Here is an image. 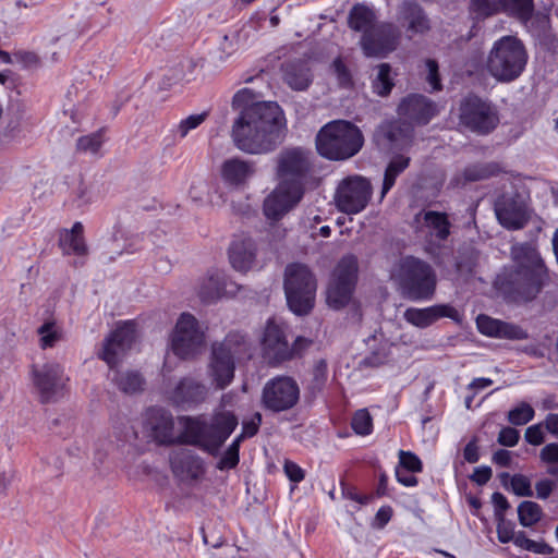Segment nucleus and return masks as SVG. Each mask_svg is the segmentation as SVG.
Segmentation results:
<instances>
[{"mask_svg":"<svg viewBox=\"0 0 558 558\" xmlns=\"http://www.w3.org/2000/svg\"><path fill=\"white\" fill-rule=\"evenodd\" d=\"M236 425V417L227 412L215 414L209 422L199 417H185L183 432L175 437L174 418L160 407L148 409L145 423L149 436L158 445H192L213 456L218 453Z\"/></svg>","mask_w":558,"mask_h":558,"instance_id":"f257e3e1","label":"nucleus"},{"mask_svg":"<svg viewBox=\"0 0 558 558\" xmlns=\"http://www.w3.org/2000/svg\"><path fill=\"white\" fill-rule=\"evenodd\" d=\"M511 265L505 267L496 286L513 302L534 300L548 283L547 267L534 241L517 242L510 247Z\"/></svg>","mask_w":558,"mask_h":558,"instance_id":"f03ea898","label":"nucleus"},{"mask_svg":"<svg viewBox=\"0 0 558 558\" xmlns=\"http://www.w3.org/2000/svg\"><path fill=\"white\" fill-rule=\"evenodd\" d=\"M286 118L275 101L248 104L246 89V153L266 154L283 138Z\"/></svg>","mask_w":558,"mask_h":558,"instance_id":"7ed1b4c3","label":"nucleus"},{"mask_svg":"<svg viewBox=\"0 0 558 558\" xmlns=\"http://www.w3.org/2000/svg\"><path fill=\"white\" fill-rule=\"evenodd\" d=\"M135 320H123L105 338L102 349L98 357L106 362L112 372L111 380L117 388L126 395L137 393L143 390L145 379L137 371L120 372L117 369L122 357L131 350L136 340Z\"/></svg>","mask_w":558,"mask_h":558,"instance_id":"20e7f679","label":"nucleus"},{"mask_svg":"<svg viewBox=\"0 0 558 558\" xmlns=\"http://www.w3.org/2000/svg\"><path fill=\"white\" fill-rule=\"evenodd\" d=\"M315 144L322 157L329 160H345L361 150L364 137L352 122L333 120L320 128Z\"/></svg>","mask_w":558,"mask_h":558,"instance_id":"39448f33","label":"nucleus"},{"mask_svg":"<svg viewBox=\"0 0 558 558\" xmlns=\"http://www.w3.org/2000/svg\"><path fill=\"white\" fill-rule=\"evenodd\" d=\"M392 276L412 301L430 300L435 293L436 272L428 263L417 257L409 255L400 258Z\"/></svg>","mask_w":558,"mask_h":558,"instance_id":"423d86ee","label":"nucleus"},{"mask_svg":"<svg viewBox=\"0 0 558 558\" xmlns=\"http://www.w3.org/2000/svg\"><path fill=\"white\" fill-rule=\"evenodd\" d=\"M527 52L523 43L514 36H504L496 40L487 58V70L500 82H511L523 72Z\"/></svg>","mask_w":558,"mask_h":558,"instance_id":"0eeeda50","label":"nucleus"},{"mask_svg":"<svg viewBox=\"0 0 558 558\" xmlns=\"http://www.w3.org/2000/svg\"><path fill=\"white\" fill-rule=\"evenodd\" d=\"M284 292L289 308L302 316L314 306L316 280L307 266L303 264L288 265L284 271Z\"/></svg>","mask_w":558,"mask_h":558,"instance_id":"6e6552de","label":"nucleus"},{"mask_svg":"<svg viewBox=\"0 0 558 558\" xmlns=\"http://www.w3.org/2000/svg\"><path fill=\"white\" fill-rule=\"evenodd\" d=\"M172 352L182 360L197 355L205 345V333L201 330L198 320L190 313H182L171 333Z\"/></svg>","mask_w":558,"mask_h":558,"instance_id":"1a4fd4ad","label":"nucleus"},{"mask_svg":"<svg viewBox=\"0 0 558 558\" xmlns=\"http://www.w3.org/2000/svg\"><path fill=\"white\" fill-rule=\"evenodd\" d=\"M357 279V258L354 255L343 256L337 264L327 288V303L339 310L351 300Z\"/></svg>","mask_w":558,"mask_h":558,"instance_id":"9d476101","label":"nucleus"},{"mask_svg":"<svg viewBox=\"0 0 558 558\" xmlns=\"http://www.w3.org/2000/svg\"><path fill=\"white\" fill-rule=\"evenodd\" d=\"M460 121L470 131L486 135L497 128L499 116L489 101L469 95L461 101Z\"/></svg>","mask_w":558,"mask_h":558,"instance_id":"9b49d317","label":"nucleus"},{"mask_svg":"<svg viewBox=\"0 0 558 558\" xmlns=\"http://www.w3.org/2000/svg\"><path fill=\"white\" fill-rule=\"evenodd\" d=\"M32 381L41 403H50L63 397L70 380L64 368L57 362H47L40 366L32 365Z\"/></svg>","mask_w":558,"mask_h":558,"instance_id":"f8f14e48","label":"nucleus"},{"mask_svg":"<svg viewBox=\"0 0 558 558\" xmlns=\"http://www.w3.org/2000/svg\"><path fill=\"white\" fill-rule=\"evenodd\" d=\"M416 232L425 239V251L435 254L451 233V222L446 213L421 210L414 216Z\"/></svg>","mask_w":558,"mask_h":558,"instance_id":"ddd939ff","label":"nucleus"},{"mask_svg":"<svg viewBox=\"0 0 558 558\" xmlns=\"http://www.w3.org/2000/svg\"><path fill=\"white\" fill-rule=\"evenodd\" d=\"M300 399V387L294 378L279 375L269 379L262 393L266 409L282 412L292 409Z\"/></svg>","mask_w":558,"mask_h":558,"instance_id":"4468645a","label":"nucleus"},{"mask_svg":"<svg viewBox=\"0 0 558 558\" xmlns=\"http://www.w3.org/2000/svg\"><path fill=\"white\" fill-rule=\"evenodd\" d=\"M310 171V156L303 148H286L281 150L277 157V175L279 182L304 190Z\"/></svg>","mask_w":558,"mask_h":558,"instance_id":"2eb2a0df","label":"nucleus"},{"mask_svg":"<svg viewBox=\"0 0 558 558\" xmlns=\"http://www.w3.org/2000/svg\"><path fill=\"white\" fill-rule=\"evenodd\" d=\"M372 195V185L362 177H351L343 180L335 196L338 209L345 214H357L368 204Z\"/></svg>","mask_w":558,"mask_h":558,"instance_id":"dca6fc26","label":"nucleus"},{"mask_svg":"<svg viewBox=\"0 0 558 558\" xmlns=\"http://www.w3.org/2000/svg\"><path fill=\"white\" fill-rule=\"evenodd\" d=\"M399 38L398 27L392 23L383 22L362 35L361 46L367 57H384L397 48Z\"/></svg>","mask_w":558,"mask_h":558,"instance_id":"f3484780","label":"nucleus"},{"mask_svg":"<svg viewBox=\"0 0 558 558\" xmlns=\"http://www.w3.org/2000/svg\"><path fill=\"white\" fill-rule=\"evenodd\" d=\"M263 357L270 366L291 361V351L283 328L275 319H268L262 339Z\"/></svg>","mask_w":558,"mask_h":558,"instance_id":"a211bd4d","label":"nucleus"},{"mask_svg":"<svg viewBox=\"0 0 558 558\" xmlns=\"http://www.w3.org/2000/svg\"><path fill=\"white\" fill-rule=\"evenodd\" d=\"M304 195V190L279 182L278 186L264 202V213L267 218L278 220L296 204Z\"/></svg>","mask_w":558,"mask_h":558,"instance_id":"6ab92c4d","label":"nucleus"},{"mask_svg":"<svg viewBox=\"0 0 558 558\" xmlns=\"http://www.w3.org/2000/svg\"><path fill=\"white\" fill-rule=\"evenodd\" d=\"M494 209L498 221L507 229H521L527 221L526 204L519 194L500 195Z\"/></svg>","mask_w":558,"mask_h":558,"instance_id":"aec40b11","label":"nucleus"},{"mask_svg":"<svg viewBox=\"0 0 558 558\" xmlns=\"http://www.w3.org/2000/svg\"><path fill=\"white\" fill-rule=\"evenodd\" d=\"M436 104L423 95H409L398 107L399 116L410 124H427L437 113Z\"/></svg>","mask_w":558,"mask_h":558,"instance_id":"412c9836","label":"nucleus"},{"mask_svg":"<svg viewBox=\"0 0 558 558\" xmlns=\"http://www.w3.org/2000/svg\"><path fill=\"white\" fill-rule=\"evenodd\" d=\"M169 462L173 475L181 481H197L205 473L203 460L189 449L172 451Z\"/></svg>","mask_w":558,"mask_h":558,"instance_id":"4be33fe9","label":"nucleus"},{"mask_svg":"<svg viewBox=\"0 0 558 558\" xmlns=\"http://www.w3.org/2000/svg\"><path fill=\"white\" fill-rule=\"evenodd\" d=\"M210 375L219 389L226 388L233 379V355L226 343L213 344Z\"/></svg>","mask_w":558,"mask_h":558,"instance_id":"5701e85b","label":"nucleus"},{"mask_svg":"<svg viewBox=\"0 0 558 558\" xmlns=\"http://www.w3.org/2000/svg\"><path fill=\"white\" fill-rule=\"evenodd\" d=\"M441 317L460 322L461 315L457 308L448 304H437L425 308L410 307L404 312V319L418 328H426Z\"/></svg>","mask_w":558,"mask_h":558,"instance_id":"b1692460","label":"nucleus"},{"mask_svg":"<svg viewBox=\"0 0 558 558\" xmlns=\"http://www.w3.org/2000/svg\"><path fill=\"white\" fill-rule=\"evenodd\" d=\"M477 329L482 335L507 340H525L527 332L519 325L492 318L487 315H478Z\"/></svg>","mask_w":558,"mask_h":558,"instance_id":"393cba45","label":"nucleus"},{"mask_svg":"<svg viewBox=\"0 0 558 558\" xmlns=\"http://www.w3.org/2000/svg\"><path fill=\"white\" fill-rule=\"evenodd\" d=\"M207 388L202 383L190 378H182L171 393V401L182 409L192 408L205 401Z\"/></svg>","mask_w":558,"mask_h":558,"instance_id":"a878e982","label":"nucleus"},{"mask_svg":"<svg viewBox=\"0 0 558 558\" xmlns=\"http://www.w3.org/2000/svg\"><path fill=\"white\" fill-rule=\"evenodd\" d=\"M400 21L411 35H423L430 29L429 19L423 8L413 1L402 3Z\"/></svg>","mask_w":558,"mask_h":558,"instance_id":"bb28decb","label":"nucleus"},{"mask_svg":"<svg viewBox=\"0 0 558 558\" xmlns=\"http://www.w3.org/2000/svg\"><path fill=\"white\" fill-rule=\"evenodd\" d=\"M59 246L64 255L74 254L76 256H85L88 247L84 239V226L76 221L70 230L64 229L59 236Z\"/></svg>","mask_w":558,"mask_h":558,"instance_id":"cd10ccee","label":"nucleus"},{"mask_svg":"<svg viewBox=\"0 0 558 558\" xmlns=\"http://www.w3.org/2000/svg\"><path fill=\"white\" fill-rule=\"evenodd\" d=\"M223 186L230 191H239L244 186V160L233 157L226 159L220 167Z\"/></svg>","mask_w":558,"mask_h":558,"instance_id":"c85d7f7f","label":"nucleus"},{"mask_svg":"<svg viewBox=\"0 0 558 558\" xmlns=\"http://www.w3.org/2000/svg\"><path fill=\"white\" fill-rule=\"evenodd\" d=\"M283 81L294 90H305L312 83V73L305 62H289L283 66Z\"/></svg>","mask_w":558,"mask_h":558,"instance_id":"c756f323","label":"nucleus"},{"mask_svg":"<svg viewBox=\"0 0 558 558\" xmlns=\"http://www.w3.org/2000/svg\"><path fill=\"white\" fill-rule=\"evenodd\" d=\"M375 12L363 3H356L349 12L348 23L350 28L362 32L363 35L371 32L376 25Z\"/></svg>","mask_w":558,"mask_h":558,"instance_id":"7c9ffc66","label":"nucleus"},{"mask_svg":"<svg viewBox=\"0 0 558 558\" xmlns=\"http://www.w3.org/2000/svg\"><path fill=\"white\" fill-rule=\"evenodd\" d=\"M231 108L238 112V117L232 125L231 137L234 145L244 150V88H240L232 97Z\"/></svg>","mask_w":558,"mask_h":558,"instance_id":"2f4dec72","label":"nucleus"},{"mask_svg":"<svg viewBox=\"0 0 558 558\" xmlns=\"http://www.w3.org/2000/svg\"><path fill=\"white\" fill-rule=\"evenodd\" d=\"M409 165L410 158L403 155H397L390 160L384 175L381 198H384L385 195L391 190L398 175L401 174L409 167Z\"/></svg>","mask_w":558,"mask_h":558,"instance_id":"473e14b6","label":"nucleus"},{"mask_svg":"<svg viewBox=\"0 0 558 558\" xmlns=\"http://www.w3.org/2000/svg\"><path fill=\"white\" fill-rule=\"evenodd\" d=\"M226 292V287L220 280L219 274L210 275L204 280L198 290V296L204 303H213Z\"/></svg>","mask_w":558,"mask_h":558,"instance_id":"72a5a7b5","label":"nucleus"},{"mask_svg":"<svg viewBox=\"0 0 558 558\" xmlns=\"http://www.w3.org/2000/svg\"><path fill=\"white\" fill-rule=\"evenodd\" d=\"M500 171L501 169L496 162L475 163L466 167L462 175L464 182H476L495 177L499 174Z\"/></svg>","mask_w":558,"mask_h":558,"instance_id":"f704fd0d","label":"nucleus"},{"mask_svg":"<svg viewBox=\"0 0 558 558\" xmlns=\"http://www.w3.org/2000/svg\"><path fill=\"white\" fill-rule=\"evenodd\" d=\"M542 515L541 506L534 501L524 500L518 506V518L522 526L530 527L536 524Z\"/></svg>","mask_w":558,"mask_h":558,"instance_id":"c9c22d12","label":"nucleus"},{"mask_svg":"<svg viewBox=\"0 0 558 558\" xmlns=\"http://www.w3.org/2000/svg\"><path fill=\"white\" fill-rule=\"evenodd\" d=\"M106 128L77 138L76 149L82 153L97 154L105 143Z\"/></svg>","mask_w":558,"mask_h":558,"instance_id":"e433bc0d","label":"nucleus"},{"mask_svg":"<svg viewBox=\"0 0 558 558\" xmlns=\"http://www.w3.org/2000/svg\"><path fill=\"white\" fill-rule=\"evenodd\" d=\"M39 347L43 350L53 348L61 339L62 331L54 322H45L38 329Z\"/></svg>","mask_w":558,"mask_h":558,"instance_id":"4c0bfd02","label":"nucleus"},{"mask_svg":"<svg viewBox=\"0 0 558 558\" xmlns=\"http://www.w3.org/2000/svg\"><path fill=\"white\" fill-rule=\"evenodd\" d=\"M501 8L522 21L531 19L534 4L533 0H499Z\"/></svg>","mask_w":558,"mask_h":558,"instance_id":"58836bf2","label":"nucleus"},{"mask_svg":"<svg viewBox=\"0 0 558 558\" xmlns=\"http://www.w3.org/2000/svg\"><path fill=\"white\" fill-rule=\"evenodd\" d=\"M228 258L232 268L236 271H244V235L236 234L228 248Z\"/></svg>","mask_w":558,"mask_h":558,"instance_id":"ea45409f","label":"nucleus"},{"mask_svg":"<svg viewBox=\"0 0 558 558\" xmlns=\"http://www.w3.org/2000/svg\"><path fill=\"white\" fill-rule=\"evenodd\" d=\"M244 439V422L242 423V430L222 454L217 463V468L221 471L233 469L239 463V444Z\"/></svg>","mask_w":558,"mask_h":558,"instance_id":"a19ab883","label":"nucleus"},{"mask_svg":"<svg viewBox=\"0 0 558 558\" xmlns=\"http://www.w3.org/2000/svg\"><path fill=\"white\" fill-rule=\"evenodd\" d=\"M390 71L391 68L388 63H381L378 65L377 75L373 81V90L379 96H387L393 87Z\"/></svg>","mask_w":558,"mask_h":558,"instance_id":"79ce46f5","label":"nucleus"},{"mask_svg":"<svg viewBox=\"0 0 558 558\" xmlns=\"http://www.w3.org/2000/svg\"><path fill=\"white\" fill-rule=\"evenodd\" d=\"M515 546L538 555H550L554 549L545 542H537L526 537L525 533L518 532V538L515 539Z\"/></svg>","mask_w":558,"mask_h":558,"instance_id":"37998d69","label":"nucleus"},{"mask_svg":"<svg viewBox=\"0 0 558 558\" xmlns=\"http://www.w3.org/2000/svg\"><path fill=\"white\" fill-rule=\"evenodd\" d=\"M499 0H471L470 10L477 17H488L500 11Z\"/></svg>","mask_w":558,"mask_h":558,"instance_id":"c03bdc74","label":"nucleus"},{"mask_svg":"<svg viewBox=\"0 0 558 558\" xmlns=\"http://www.w3.org/2000/svg\"><path fill=\"white\" fill-rule=\"evenodd\" d=\"M351 427L357 435L366 436L372 433L373 420L366 409L357 410L351 421Z\"/></svg>","mask_w":558,"mask_h":558,"instance_id":"a18cd8bd","label":"nucleus"},{"mask_svg":"<svg viewBox=\"0 0 558 558\" xmlns=\"http://www.w3.org/2000/svg\"><path fill=\"white\" fill-rule=\"evenodd\" d=\"M534 414V409L529 403L521 402L508 412V421L512 425H525L533 420Z\"/></svg>","mask_w":558,"mask_h":558,"instance_id":"49530a36","label":"nucleus"},{"mask_svg":"<svg viewBox=\"0 0 558 558\" xmlns=\"http://www.w3.org/2000/svg\"><path fill=\"white\" fill-rule=\"evenodd\" d=\"M328 377V366L325 360H318L312 371V380L310 389L312 392H320L326 385Z\"/></svg>","mask_w":558,"mask_h":558,"instance_id":"de8ad7c7","label":"nucleus"},{"mask_svg":"<svg viewBox=\"0 0 558 558\" xmlns=\"http://www.w3.org/2000/svg\"><path fill=\"white\" fill-rule=\"evenodd\" d=\"M209 112L203 111L202 113L191 114L182 119L177 126V131L181 138H184L192 130L197 129L208 118Z\"/></svg>","mask_w":558,"mask_h":558,"instance_id":"09e8293b","label":"nucleus"},{"mask_svg":"<svg viewBox=\"0 0 558 558\" xmlns=\"http://www.w3.org/2000/svg\"><path fill=\"white\" fill-rule=\"evenodd\" d=\"M497 521V537L502 544L513 542L518 538V532L514 531V523L506 519V517L496 519Z\"/></svg>","mask_w":558,"mask_h":558,"instance_id":"8fccbe9b","label":"nucleus"},{"mask_svg":"<svg viewBox=\"0 0 558 558\" xmlns=\"http://www.w3.org/2000/svg\"><path fill=\"white\" fill-rule=\"evenodd\" d=\"M510 486H511L513 494L517 496H520V497H532L533 496L531 481L526 475H523V474L512 475Z\"/></svg>","mask_w":558,"mask_h":558,"instance_id":"3c124183","label":"nucleus"},{"mask_svg":"<svg viewBox=\"0 0 558 558\" xmlns=\"http://www.w3.org/2000/svg\"><path fill=\"white\" fill-rule=\"evenodd\" d=\"M425 65L427 69L426 81L430 85L432 90H440L442 88V85L439 76V66L437 61L434 59H427L425 61Z\"/></svg>","mask_w":558,"mask_h":558,"instance_id":"603ef678","label":"nucleus"},{"mask_svg":"<svg viewBox=\"0 0 558 558\" xmlns=\"http://www.w3.org/2000/svg\"><path fill=\"white\" fill-rule=\"evenodd\" d=\"M400 465L408 472H421L422 461L420 458L410 451H400Z\"/></svg>","mask_w":558,"mask_h":558,"instance_id":"864d4df0","label":"nucleus"},{"mask_svg":"<svg viewBox=\"0 0 558 558\" xmlns=\"http://www.w3.org/2000/svg\"><path fill=\"white\" fill-rule=\"evenodd\" d=\"M558 487L557 480L553 478H543L536 482L535 484V490H536V497L538 499H547L550 494L556 490Z\"/></svg>","mask_w":558,"mask_h":558,"instance_id":"5fc2aeb1","label":"nucleus"},{"mask_svg":"<svg viewBox=\"0 0 558 558\" xmlns=\"http://www.w3.org/2000/svg\"><path fill=\"white\" fill-rule=\"evenodd\" d=\"M520 439L519 432L513 427H502L498 434V442L505 447H513Z\"/></svg>","mask_w":558,"mask_h":558,"instance_id":"6e6d98bb","label":"nucleus"},{"mask_svg":"<svg viewBox=\"0 0 558 558\" xmlns=\"http://www.w3.org/2000/svg\"><path fill=\"white\" fill-rule=\"evenodd\" d=\"M474 267L475 262L473 260L472 257H460L456 264L457 272L464 280H468L470 277L473 276Z\"/></svg>","mask_w":558,"mask_h":558,"instance_id":"4d7b16f0","label":"nucleus"},{"mask_svg":"<svg viewBox=\"0 0 558 558\" xmlns=\"http://www.w3.org/2000/svg\"><path fill=\"white\" fill-rule=\"evenodd\" d=\"M331 68L341 85L347 86L351 83L350 72L340 58L332 62Z\"/></svg>","mask_w":558,"mask_h":558,"instance_id":"13d9d810","label":"nucleus"},{"mask_svg":"<svg viewBox=\"0 0 558 558\" xmlns=\"http://www.w3.org/2000/svg\"><path fill=\"white\" fill-rule=\"evenodd\" d=\"M492 502L494 505L495 519L505 517L506 511L510 508L507 498L498 492L492 495Z\"/></svg>","mask_w":558,"mask_h":558,"instance_id":"bf43d9fd","label":"nucleus"},{"mask_svg":"<svg viewBox=\"0 0 558 558\" xmlns=\"http://www.w3.org/2000/svg\"><path fill=\"white\" fill-rule=\"evenodd\" d=\"M283 471L287 477L294 483H300L304 480V471L296 463L286 460Z\"/></svg>","mask_w":558,"mask_h":558,"instance_id":"052dcab7","label":"nucleus"},{"mask_svg":"<svg viewBox=\"0 0 558 558\" xmlns=\"http://www.w3.org/2000/svg\"><path fill=\"white\" fill-rule=\"evenodd\" d=\"M525 440L534 446H538L544 442V433L541 424L529 426L524 434Z\"/></svg>","mask_w":558,"mask_h":558,"instance_id":"680f3d73","label":"nucleus"},{"mask_svg":"<svg viewBox=\"0 0 558 558\" xmlns=\"http://www.w3.org/2000/svg\"><path fill=\"white\" fill-rule=\"evenodd\" d=\"M493 472L489 466H477L474 469L473 474L470 476V480L477 485H485L492 478Z\"/></svg>","mask_w":558,"mask_h":558,"instance_id":"e2e57ef3","label":"nucleus"},{"mask_svg":"<svg viewBox=\"0 0 558 558\" xmlns=\"http://www.w3.org/2000/svg\"><path fill=\"white\" fill-rule=\"evenodd\" d=\"M342 495L344 498L356 501L361 505H367L372 499L371 496L361 495L354 487L344 484H342Z\"/></svg>","mask_w":558,"mask_h":558,"instance_id":"0e129e2a","label":"nucleus"},{"mask_svg":"<svg viewBox=\"0 0 558 558\" xmlns=\"http://www.w3.org/2000/svg\"><path fill=\"white\" fill-rule=\"evenodd\" d=\"M542 461L553 464L558 463V444H548L546 445L539 453Z\"/></svg>","mask_w":558,"mask_h":558,"instance_id":"69168bd1","label":"nucleus"},{"mask_svg":"<svg viewBox=\"0 0 558 558\" xmlns=\"http://www.w3.org/2000/svg\"><path fill=\"white\" fill-rule=\"evenodd\" d=\"M463 458L469 463H476L480 460L477 439L470 440L463 450Z\"/></svg>","mask_w":558,"mask_h":558,"instance_id":"338daca9","label":"nucleus"},{"mask_svg":"<svg viewBox=\"0 0 558 558\" xmlns=\"http://www.w3.org/2000/svg\"><path fill=\"white\" fill-rule=\"evenodd\" d=\"M312 343V340L307 338L298 337L293 344L290 347L291 360L301 356L303 352L311 347Z\"/></svg>","mask_w":558,"mask_h":558,"instance_id":"774afa93","label":"nucleus"}]
</instances>
